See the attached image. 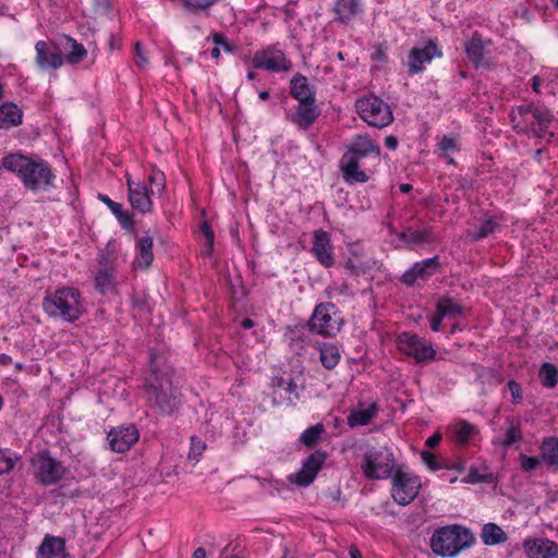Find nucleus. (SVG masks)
Returning <instances> with one entry per match:
<instances>
[{
    "instance_id": "nucleus-12",
    "label": "nucleus",
    "mask_w": 558,
    "mask_h": 558,
    "mask_svg": "<svg viewBox=\"0 0 558 558\" xmlns=\"http://www.w3.org/2000/svg\"><path fill=\"white\" fill-rule=\"evenodd\" d=\"M398 344L401 352L413 357L417 363L435 359L436 351L430 341L415 333L402 332L398 336Z\"/></svg>"
},
{
    "instance_id": "nucleus-18",
    "label": "nucleus",
    "mask_w": 558,
    "mask_h": 558,
    "mask_svg": "<svg viewBox=\"0 0 558 558\" xmlns=\"http://www.w3.org/2000/svg\"><path fill=\"white\" fill-rule=\"evenodd\" d=\"M311 252L317 262L325 268L335 265L333 245L330 234L322 229L315 230L313 233V245Z\"/></svg>"
},
{
    "instance_id": "nucleus-57",
    "label": "nucleus",
    "mask_w": 558,
    "mask_h": 558,
    "mask_svg": "<svg viewBox=\"0 0 558 558\" xmlns=\"http://www.w3.org/2000/svg\"><path fill=\"white\" fill-rule=\"evenodd\" d=\"M446 470H456L458 472H463L465 470V461L462 458H457L452 462H445Z\"/></svg>"
},
{
    "instance_id": "nucleus-58",
    "label": "nucleus",
    "mask_w": 558,
    "mask_h": 558,
    "mask_svg": "<svg viewBox=\"0 0 558 558\" xmlns=\"http://www.w3.org/2000/svg\"><path fill=\"white\" fill-rule=\"evenodd\" d=\"M445 318L439 316V312L436 310L435 314L429 318V324H430V329L434 331V332H438L440 331V327H441V322L444 320Z\"/></svg>"
},
{
    "instance_id": "nucleus-35",
    "label": "nucleus",
    "mask_w": 558,
    "mask_h": 558,
    "mask_svg": "<svg viewBox=\"0 0 558 558\" xmlns=\"http://www.w3.org/2000/svg\"><path fill=\"white\" fill-rule=\"evenodd\" d=\"M378 407L376 403H372L366 409H357L351 411L348 416V425L350 427L367 425L377 414Z\"/></svg>"
},
{
    "instance_id": "nucleus-41",
    "label": "nucleus",
    "mask_w": 558,
    "mask_h": 558,
    "mask_svg": "<svg viewBox=\"0 0 558 558\" xmlns=\"http://www.w3.org/2000/svg\"><path fill=\"white\" fill-rule=\"evenodd\" d=\"M459 150L460 148L456 137L451 135H444L441 137H437L435 151L438 154L439 158H448V154Z\"/></svg>"
},
{
    "instance_id": "nucleus-28",
    "label": "nucleus",
    "mask_w": 558,
    "mask_h": 558,
    "mask_svg": "<svg viewBox=\"0 0 558 558\" xmlns=\"http://www.w3.org/2000/svg\"><path fill=\"white\" fill-rule=\"evenodd\" d=\"M290 95L298 101H316V92L310 85L308 80L301 73H296L290 81Z\"/></svg>"
},
{
    "instance_id": "nucleus-24",
    "label": "nucleus",
    "mask_w": 558,
    "mask_h": 558,
    "mask_svg": "<svg viewBox=\"0 0 558 558\" xmlns=\"http://www.w3.org/2000/svg\"><path fill=\"white\" fill-rule=\"evenodd\" d=\"M339 169L343 181L350 185L369 180L367 171L361 168V160L341 156Z\"/></svg>"
},
{
    "instance_id": "nucleus-4",
    "label": "nucleus",
    "mask_w": 558,
    "mask_h": 558,
    "mask_svg": "<svg viewBox=\"0 0 558 558\" xmlns=\"http://www.w3.org/2000/svg\"><path fill=\"white\" fill-rule=\"evenodd\" d=\"M144 388L147 400L162 414L173 413L181 404L180 389L167 373L159 375L157 371L153 369Z\"/></svg>"
},
{
    "instance_id": "nucleus-38",
    "label": "nucleus",
    "mask_w": 558,
    "mask_h": 558,
    "mask_svg": "<svg viewBox=\"0 0 558 558\" xmlns=\"http://www.w3.org/2000/svg\"><path fill=\"white\" fill-rule=\"evenodd\" d=\"M319 360L327 369L336 367L340 361L339 349L331 343H323L319 347Z\"/></svg>"
},
{
    "instance_id": "nucleus-46",
    "label": "nucleus",
    "mask_w": 558,
    "mask_h": 558,
    "mask_svg": "<svg viewBox=\"0 0 558 558\" xmlns=\"http://www.w3.org/2000/svg\"><path fill=\"white\" fill-rule=\"evenodd\" d=\"M340 295L348 298L353 296V293L347 282H332L325 289V296L328 299H335Z\"/></svg>"
},
{
    "instance_id": "nucleus-48",
    "label": "nucleus",
    "mask_w": 558,
    "mask_h": 558,
    "mask_svg": "<svg viewBox=\"0 0 558 558\" xmlns=\"http://www.w3.org/2000/svg\"><path fill=\"white\" fill-rule=\"evenodd\" d=\"M219 0H183V5L190 13H197L209 9Z\"/></svg>"
},
{
    "instance_id": "nucleus-19",
    "label": "nucleus",
    "mask_w": 558,
    "mask_h": 558,
    "mask_svg": "<svg viewBox=\"0 0 558 558\" xmlns=\"http://www.w3.org/2000/svg\"><path fill=\"white\" fill-rule=\"evenodd\" d=\"M439 269L440 263L438 256L426 258L413 264L410 269L403 272L400 281L408 287H412L417 280H426L438 272Z\"/></svg>"
},
{
    "instance_id": "nucleus-31",
    "label": "nucleus",
    "mask_w": 558,
    "mask_h": 558,
    "mask_svg": "<svg viewBox=\"0 0 558 558\" xmlns=\"http://www.w3.org/2000/svg\"><path fill=\"white\" fill-rule=\"evenodd\" d=\"M153 246H154V240L149 235L142 236L138 240V243H137L138 254L136 255L135 259L133 260V267L135 269L146 270L151 266V264L154 262Z\"/></svg>"
},
{
    "instance_id": "nucleus-16",
    "label": "nucleus",
    "mask_w": 558,
    "mask_h": 558,
    "mask_svg": "<svg viewBox=\"0 0 558 558\" xmlns=\"http://www.w3.org/2000/svg\"><path fill=\"white\" fill-rule=\"evenodd\" d=\"M140 438V432L134 424L112 427L107 434L109 448L113 452L129 451Z\"/></svg>"
},
{
    "instance_id": "nucleus-56",
    "label": "nucleus",
    "mask_w": 558,
    "mask_h": 558,
    "mask_svg": "<svg viewBox=\"0 0 558 558\" xmlns=\"http://www.w3.org/2000/svg\"><path fill=\"white\" fill-rule=\"evenodd\" d=\"M201 230L207 241L208 250H213L215 235L210 226L207 222H203L201 226Z\"/></svg>"
},
{
    "instance_id": "nucleus-53",
    "label": "nucleus",
    "mask_w": 558,
    "mask_h": 558,
    "mask_svg": "<svg viewBox=\"0 0 558 558\" xmlns=\"http://www.w3.org/2000/svg\"><path fill=\"white\" fill-rule=\"evenodd\" d=\"M507 388L509 389V391L511 393V402L513 404L522 403L523 392H522L521 385L518 381L511 379L507 383Z\"/></svg>"
},
{
    "instance_id": "nucleus-29",
    "label": "nucleus",
    "mask_w": 558,
    "mask_h": 558,
    "mask_svg": "<svg viewBox=\"0 0 558 558\" xmlns=\"http://www.w3.org/2000/svg\"><path fill=\"white\" fill-rule=\"evenodd\" d=\"M436 310L439 312V316L447 319L465 317L469 313V310L466 307H464L460 302L448 295L438 299L436 303Z\"/></svg>"
},
{
    "instance_id": "nucleus-2",
    "label": "nucleus",
    "mask_w": 558,
    "mask_h": 558,
    "mask_svg": "<svg viewBox=\"0 0 558 558\" xmlns=\"http://www.w3.org/2000/svg\"><path fill=\"white\" fill-rule=\"evenodd\" d=\"M510 120L513 130L519 134H532L536 138L554 136L549 131L553 113L533 102L517 106L511 110Z\"/></svg>"
},
{
    "instance_id": "nucleus-5",
    "label": "nucleus",
    "mask_w": 558,
    "mask_h": 558,
    "mask_svg": "<svg viewBox=\"0 0 558 558\" xmlns=\"http://www.w3.org/2000/svg\"><path fill=\"white\" fill-rule=\"evenodd\" d=\"M474 541L469 529L452 524L436 529L429 539V547L437 556L454 557L471 547Z\"/></svg>"
},
{
    "instance_id": "nucleus-39",
    "label": "nucleus",
    "mask_w": 558,
    "mask_h": 558,
    "mask_svg": "<svg viewBox=\"0 0 558 558\" xmlns=\"http://www.w3.org/2000/svg\"><path fill=\"white\" fill-rule=\"evenodd\" d=\"M325 432V427L322 423H317L315 425L310 426L306 428L299 437V441L306 446L307 448L314 447L319 439L322 438V435Z\"/></svg>"
},
{
    "instance_id": "nucleus-37",
    "label": "nucleus",
    "mask_w": 558,
    "mask_h": 558,
    "mask_svg": "<svg viewBox=\"0 0 558 558\" xmlns=\"http://www.w3.org/2000/svg\"><path fill=\"white\" fill-rule=\"evenodd\" d=\"M398 238L405 244L414 245L427 243L433 240L430 229L413 230L408 228L407 230L400 232Z\"/></svg>"
},
{
    "instance_id": "nucleus-23",
    "label": "nucleus",
    "mask_w": 558,
    "mask_h": 558,
    "mask_svg": "<svg viewBox=\"0 0 558 558\" xmlns=\"http://www.w3.org/2000/svg\"><path fill=\"white\" fill-rule=\"evenodd\" d=\"M490 45L489 39H484L477 32L465 43L464 50L468 59L474 64L475 68L488 64L486 59V47Z\"/></svg>"
},
{
    "instance_id": "nucleus-61",
    "label": "nucleus",
    "mask_w": 558,
    "mask_h": 558,
    "mask_svg": "<svg viewBox=\"0 0 558 558\" xmlns=\"http://www.w3.org/2000/svg\"><path fill=\"white\" fill-rule=\"evenodd\" d=\"M284 390L289 395H293L298 398V385L295 384V381L292 378L289 381H287Z\"/></svg>"
},
{
    "instance_id": "nucleus-11",
    "label": "nucleus",
    "mask_w": 558,
    "mask_h": 558,
    "mask_svg": "<svg viewBox=\"0 0 558 558\" xmlns=\"http://www.w3.org/2000/svg\"><path fill=\"white\" fill-rule=\"evenodd\" d=\"M252 64L255 69L275 73L289 72L292 69L291 61L277 44L255 51Z\"/></svg>"
},
{
    "instance_id": "nucleus-63",
    "label": "nucleus",
    "mask_w": 558,
    "mask_h": 558,
    "mask_svg": "<svg viewBox=\"0 0 558 558\" xmlns=\"http://www.w3.org/2000/svg\"><path fill=\"white\" fill-rule=\"evenodd\" d=\"M350 558H363L361 551L355 545H351L349 548Z\"/></svg>"
},
{
    "instance_id": "nucleus-49",
    "label": "nucleus",
    "mask_w": 558,
    "mask_h": 558,
    "mask_svg": "<svg viewBox=\"0 0 558 558\" xmlns=\"http://www.w3.org/2000/svg\"><path fill=\"white\" fill-rule=\"evenodd\" d=\"M134 62L141 70L147 69L149 64L147 52L140 41L134 45Z\"/></svg>"
},
{
    "instance_id": "nucleus-52",
    "label": "nucleus",
    "mask_w": 558,
    "mask_h": 558,
    "mask_svg": "<svg viewBox=\"0 0 558 558\" xmlns=\"http://www.w3.org/2000/svg\"><path fill=\"white\" fill-rule=\"evenodd\" d=\"M422 460L424 463L432 470L438 471L445 468V462L438 461L437 457L429 451H422L421 453Z\"/></svg>"
},
{
    "instance_id": "nucleus-60",
    "label": "nucleus",
    "mask_w": 558,
    "mask_h": 558,
    "mask_svg": "<svg viewBox=\"0 0 558 558\" xmlns=\"http://www.w3.org/2000/svg\"><path fill=\"white\" fill-rule=\"evenodd\" d=\"M441 438V434L435 433L426 439L425 445L429 448H434L440 442Z\"/></svg>"
},
{
    "instance_id": "nucleus-26",
    "label": "nucleus",
    "mask_w": 558,
    "mask_h": 558,
    "mask_svg": "<svg viewBox=\"0 0 558 558\" xmlns=\"http://www.w3.org/2000/svg\"><path fill=\"white\" fill-rule=\"evenodd\" d=\"M36 558H69L64 538L47 534L37 548Z\"/></svg>"
},
{
    "instance_id": "nucleus-15",
    "label": "nucleus",
    "mask_w": 558,
    "mask_h": 558,
    "mask_svg": "<svg viewBox=\"0 0 558 558\" xmlns=\"http://www.w3.org/2000/svg\"><path fill=\"white\" fill-rule=\"evenodd\" d=\"M35 62L43 71L57 70L63 65L64 57L58 45L50 40L35 44Z\"/></svg>"
},
{
    "instance_id": "nucleus-30",
    "label": "nucleus",
    "mask_w": 558,
    "mask_h": 558,
    "mask_svg": "<svg viewBox=\"0 0 558 558\" xmlns=\"http://www.w3.org/2000/svg\"><path fill=\"white\" fill-rule=\"evenodd\" d=\"M23 123V110L14 102L0 105V129L9 130Z\"/></svg>"
},
{
    "instance_id": "nucleus-40",
    "label": "nucleus",
    "mask_w": 558,
    "mask_h": 558,
    "mask_svg": "<svg viewBox=\"0 0 558 558\" xmlns=\"http://www.w3.org/2000/svg\"><path fill=\"white\" fill-rule=\"evenodd\" d=\"M538 377L544 387L554 388L558 384V368L546 362L541 366Z\"/></svg>"
},
{
    "instance_id": "nucleus-27",
    "label": "nucleus",
    "mask_w": 558,
    "mask_h": 558,
    "mask_svg": "<svg viewBox=\"0 0 558 558\" xmlns=\"http://www.w3.org/2000/svg\"><path fill=\"white\" fill-rule=\"evenodd\" d=\"M116 268L111 265L100 264L95 275V288L104 295L117 293Z\"/></svg>"
},
{
    "instance_id": "nucleus-51",
    "label": "nucleus",
    "mask_w": 558,
    "mask_h": 558,
    "mask_svg": "<svg viewBox=\"0 0 558 558\" xmlns=\"http://www.w3.org/2000/svg\"><path fill=\"white\" fill-rule=\"evenodd\" d=\"M208 39H211L214 45L221 47L226 52L233 53L235 47L232 46L222 33H213Z\"/></svg>"
},
{
    "instance_id": "nucleus-20",
    "label": "nucleus",
    "mask_w": 558,
    "mask_h": 558,
    "mask_svg": "<svg viewBox=\"0 0 558 558\" xmlns=\"http://www.w3.org/2000/svg\"><path fill=\"white\" fill-rule=\"evenodd\" d=\"M343 157L362 160L369 156H374L377 160L380 158V146L373 141L367 134H356L351 144L348 146Z\"/></svg>"
},
{
    "instance_id": "nucleus-54",
    "label": "nucleus",
    "mask_w": 558,
    "mask_h": 558,
    "mask_svg": "<svg viewBox=\"0 0 558 558\" xmlns=\"http://www.w3.org/2000/svg\"><path fill=\"white\" fill-rule=\"evenodd\" d=\"M206 446L202 439L196 436L191 437V450L189 453V459L197 460L199 456H202Z\"/></svg>"
},
{
    "instance_id": "nucleus-47",
    "label": "nucleus",
    "mask_w": 558,
    "mask_h": 558,
    "mask_svg": "<svg viewBox=\"0 0 558 558\" xmlns=\"http://www.w3.org/2000/svg\"><path fill=\"white\" fill-rule=\"evenodd\" d=\"M498 223L494 219H485L476 233L473 235V240L478 241L488 235L493 234L498 229Z\"/></svg>"
},
{
    "instance_id": "nucleus-62",
    "label": "nucleus",
    "mask_w": 558,
    "mask_h": 558,
    "mask_svg": "<svg viewBox=\"0 0 558 558\" xmlns=\"http://www.w3.org/2000/svg\"><path fill=\"white\" fill-rule=\"evenodd\" d=\"M95 1V5L97 9L99 10H102V11H108L110 10V0H94Z\"/></svg>"
},
{
    "instance_id": "nucleus-13",
    "label": "nucleus",
    "mask_w": 558,
    "mask_h": 558,
    "mask_svg": "<svg viewBox=\"0 0 558 558\" xmlns=\"http://www.w3.org/2000/svg\"><path fill=\"white\" fill-rule=\"evenodd\" d=\"M442 51L433 39L426 41L423 47H413L408 54L405 65L410 76L422 73L425 64L430 63L435 58H441Z\"/></svg>"
},
{
    "instance_id": "nucleus-21",
    "label": "nucleus",
    "mask_w": 558,
    "mask_h": 558,
    "mask_svg": "<svg viewBox=\"0 0 558 558\" xmlns=\"http://www.w3.org/2000/svg\"><path fill=\"white\" fill-rule=\"evenodd\" d=\"M320 111L316 101L298 102L294 110L288 113V120L300 130H307L318 119Z\"/></svg>"
},
{
    "instance_id": "nucleus-64",
    "label": "nucleus",
    "mask_w": 558,
    "mask_h": 558,
    "mask_svg": "<svg viewBox=\"0 0 558 558\" xmlns=\"http://www.w3.org/2000/svg\"><path fill=\"white\" fill-rule=\"evenodd\" d=\"M192 558H206V550L203 547L196 548Z\"/></svg>"
},
{
    "instance_id": "nucleus-42",
    "label": "nucleus",
    "mask_w": 558,
    "mask_h": 558,
    "mask_svg": "<svg viewBox=\"0 0 558 558\" xmlns=\"http://www.w3.org/2000/svg\"><path fill=\"white\" fill-rule=\"evenodd\" d=\"M509 425L505 432L504 439L501 441V445L504 447H510L515 442H519L522 440V432H521V421L512 420L508 421Z\"/></svg>"
},
{
    "instance_id": "nucleus-36",
    "label": "nucleus",
    "mask_w": 558,
    "mask_h": 558,
    "mask_svg": "<svg viewBox=\"0 0 558 558\" xmlns=\"http://www.w3.org/2000/svg\"><path fill=\"white\" fill-rule=\"evenodd\" d=\"M481 538L485 545H498L507 541V534L495 523H486L481 533Z\"/></svg>"
},
{
    "instance_id": "nucleus-22",
    "label": "nucleus",
    "mask_w": 558,
    "mask_h": 558,
    "mask_svg": "<svg viewBox=\"0 0 558 558\" xmlns=\"http://www.w3.org/2000/svg\"><path fill=\"white\" fill-rule=\"evenodd\" d=\"M477 433V428L468 421L457 420L448 426L447 438L456 445L465 447L472 444Z\"/></svg>"
},
{
    "instance_id": "nucleus-10",
    "label": "nucleus",
    "mask_w": 558,
    "mask_h": 558,
    "mask_svg": "<svg viewBox=\"0 0 558 558\" xmlns=\"http://www.w3.org/2000/svg\"><path fill=\"white\" fill-rule=\"evenodd\" d=\"M391 477V497L400 506L411 504L418 495L421 480L403 466L395 470Z\"/></svg>"
},
{
    "instance_id": "nucleus-7",
    "label": "nucleus",
    "mask_w": 558,
    "mask_h": 558,
    "mask_svg": "<svg viewBox=\"0 0 558 558\" xmlns=\"http://www.w3.org/2000/svg\"><path fill=\"white\" fill-rule=\"evenodd\" d=\"M355 109L359 117L373 128L384 129L393 121L390 106L375 95L359 98Z\"/></svg>"
},
{
    "instance_id": "nucleus-14",
    "label": "nucleus",
    "mask_w": 558,
    "mask_h": 558,
    "mask_svg": "<svg viewBox=\"0 0 558 558\" xmlns=\"http://www.w3.org/2000/svg\"><path fill=\"white\" fill-rule=\"evenodd\" d=\"M326 460V451L315 450L304 460L301 470L289 476L290 482L298 486H308L314 482Z\"/></svg>"
},
{
    "instance_id": "nucleus-43",
    "label": "nucleus",
    "mask_w": 558,
    "mask_h": 558,
    "mask_svg": "<svg viewBox=\"0 0 558 558\" xmlns=\"http://www.w3.org/2000/svg\"><path fill=\"white\" fill-rule=\"evenodd\" d=\"M68 43H70V50L65 56L66 62L70 64H76L80 63L83 59L87 56V50L85 47L77 43L72 37L66 36Z\"/></svg>"
},
{
    "instance_id": "nucleus-32",
    "label": "nucleus",
    "mask_w": 558,
    "mask_h": 558,
    "mask_svg": "<svg viewBox=\"0 0 558 558\" xmlns=\"http://www.w3.org/2000/svg\"><path fill=\"white\" fill-rule=\"evenodd\" d=\"M360 0H336L333 12L335 20L342 23H350L361 12Z\"/></svg>"
},
{
    "instance_id": "nucleus-44",
    "label": "nucleus",
    "mask_w": 558,
    "mask_h": 558,
    "mask_svg": "<svg viewBox=\"0 0 558 558\" xmlns=\"http://www.w3.org/2000/svg\"><path fill=\"white\" fill-rule=\"evenodd\" d=\"M148 182L150 184V194H161L166 189V175L165 173L157 169L155 166L151 167L150 173L148 175Z\"/></svg>"
},
{
    "instance_id": "nucleus-8",
    "label": "nucleus",
    "mask_w": 558,
    "mask_h": 558,
    "mask_svg": "<svg viewBox=\"0 0 558 558\" xmlns=\"http://www.w3.org/2000/svg\"><path fill=\"white\" fill-rule=\"evenodd\" d=\"M307 325L312 332L335 337L341 329L342 317L333 303L324 302L315 306Z\"/></svg>"
},
{
    "instance_id": "nucleus-3",
    "label": "nucleus",
    "mask_w": 558,
    "mask_h": 558,
    "mask_svg": "<svg viewBox=\"0 0 558 558\" xmlns=\"http://www.w3.org/2000/svg\"><path fill=\"white\" fill-rule=\"evenodd\" d=\"M43 308L49 317L74 323L84 313L83 298L77 289L63 287L46 294Z\"/></svg>"
},
{
    "instance_id": "nucleus-59",
    "label": "nucleus",
    "mask_w": 558,
    "mask_h": 558,
    "mask_svg": "<svg viewBox=\"0 0 558 558\" xmlns=\"http://www.w3.org/2000/svg\"><path fill=\"white\" fill-rule=\"evenodd\" d=\"M399 141L395 135H388L385 137V146L389 150H396L398 148Z\"/></svg>"
},
{
    "instance_id": "nucleus-17",
    "label": "nucleus",
    "mask_w": 558,
    "mask_h": 558,
    "mask_svg": "<svg viewBox=\"0 0 558 558\" xmlns=\"http://www.w3.org/2000/svg\"><path fill=\"white\" fill-rule=\"evenodd\" d=\"M128 198L133 210L140 214L153 211V201L148 187L141 181H134L131 174H125Z\"/></svg>"
},
{
    "instance_id": "nucleus-1",
    "label": "nucleus",
    "mask_w": 558,
    "mask_h": 558,
    "mask_svg": "<svg viewBox=\"0 0 558 558\" xmlns=\"http://www.w3.org/2000/svg\"><path fill=\"white\" fill-rule=\"evenodd\" d=\"M2 166L8 171L17 173L24 186L32 191L53 186L56 175L48 162L43 159L11 154L3 158Z\"/></svg>"
},
{
    "instance_id": "nucleus-45",
    "label": "nucleus",
    "mask_w": 558,
    "mask_h": 558,
    "mask_svg": "<svg viewBox=\"0 0 558 558\" xmlns=\"http://www.w3.org/2000/svg\"><path fill=\"white\" fill-rule=\"evenodd\" d=\"M20 459L16 452L0 448V475L10 473Z\"/></svg>"
},
{
    "instance_id": "nucleus-34",
    "label": "nucleus",
    "mask_w": 558,
    "mask_h": 558,
    "mask_svg": "<svg viewBox=\"0 0 558 558\" xmlns=\"http://www.w3.org/2000/svg\"><path fill=\"white\" fill-rule=\"evenodd\" d=\"M541 459L551 470H558V438H544L541 445Z\"/></svg>"
},
{
    "instance_id": "nucleus-25",
    "label": "nucleus",
    "mask_w": 558,
    "mask_h": 558,
    "mask_svg": "<svg viewBox=\"0 0 558 558\" xmlns=\"http://www.w3.org/2000/svg\"><path fill=\"white\" fill-rule=\"evenodd\" d=\"M523 548L529 558H558V544L548 538L526 539Z\"/></svg>"
},
{
    "instance_id": "nucleus-50",
    "label": "nucleus",
    "mask_w": 558,
    "mask_h": 558,
    "mask_svg": "<svg viewBox=\"0 0 558 558\" xmlns=\"http://www.w3.org/2000/svg\"><path fill=\"white\" fill-rule=\"evenodd\" d=\"M461 481L466 484L486 483L489 482V475L480 473L476 468L472 466L470 468L468 475Z\"/></svg>"
},
{
    "instance_id": "nucleus-6",
    "label": "nucleus",
    "mask_w": 558,
    "mask_h": 558,
    "mask_svg": "<svg viewBox=\"0 0 558 558\" xmlns=\"http://www.w3.org/2000/svg\"><path fill=\"white\" fill-rule=\"evenodd\" d=\"M360 466L367 480L389 478L395 472V454L388 447H367Z\"/></svg>"
},
{
    "instance_id": "nucleus-9",
    "label": "nucleus",
    "mask_w": 558,
    "mask_h": 558,
    "mask_svg": "<svg viewBox=\"0 0 558 558\" xmlns=\"http://www.w3.org/2000/svg\"><path fill=\"white\" fill-rule=\"evenodd\" d=\"M31 466L36 482L44 486L57 484L68 471L48 450L37 452L31 460Z\"/></svg>"
},
{
    "instance_id": "nucleus-33",
    "label": "nucleus",
    "mask_w": 558,
    "mask_h": 558,
    "mask_svg": "<svg viewBox=\"0 0 558 558\" xmlns=\"http://www.w3.org/2000/svg\"><path fill=\"white\" fill-rule=\"evenodd\" d=\"M98 197L104 204L108 206L122 228L128 230L133 229V217L128 210L123 209L122 204L112 201L108 195L99 194Z\"/></svg>"
},
{
    "instance_id": "nucleus-55",
    "label": "nucleus",
    "mask_w": 558,
    "mask_h": 558,
    "mask_svg": "<svg viewBox=\"0 0 558 558\" xmlns=\"http://www.w3.org/2000/svg\"><path fill=\"white\" fill-rule=\"evenodd\" d=\"M521 469L525 472L534 471L542 462L541 457H527L525 454H520Z\"/></svg>"
}]
</instances>
